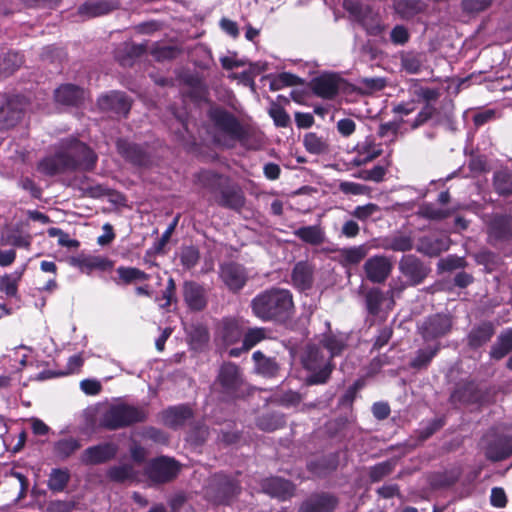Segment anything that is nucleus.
Segmentation results:
<instances>
[{"instance_id":"nucleus-45","label":"nucleus","mask_w":512,"mask_h":512,"mask_svg":"<svg viewBox=\"0 0 512 512\" xmlns=\"http://www.w3.org/2000/svg\"><path fill=\"white\" fill-rule=\"evenodd\" d=\"M318 345L328 351V357L332 361H334L335 357L340 356L347 347L345 339L331 331L322 335Z\"/></svg>"},{"instance_id":"nucleus-41","label":"nucleus","mask_w":512,"mask_h":512,"mask_svg":"<svg viewBox=\"0 0 512 512\" xmlns=\"http://www.w3.org/2000/svg\"><path fill=\"white\" fill-rule=\"evenodd\" d=\"M116 273L118 277L114 279V282L119 286H128L150 279L149 274L137 267L119 266L116 269Z\"/></svg>"},{"instance_id":"nucleus-14","label":"nucleus","mask_w":512,"mask_h":512,"mask_svg":"<svg viewBox=\"0 0 512 512\" xmlns=\"http://www.w3.org/2000/svg\"><path fill=\"white\" fill-rule=\"evenodd\" d=\"M512 241V215L493 214L487 223V242L496 247Z\"/></svg>"},{"instance_id":"nucleus-10","label":"nucleus","mask_w":512,"mask_h":512,"mask_svg":"<svg viewBox=\"0 0 512 512\" xmlns=\"http://www.w3.org/2000/svg\"><path fill=\"white\" fill-rule=\"evenodd\" d=\"M216 383L220 386V393L224 400H234L240 396L243 377L238 365L233 362H224L218 372Z\"/></svg>"},{"instance_id":"nucleus-26","label":"nucleus","mask_w":512,"mask_h":512,"mask_svg":"<svg viewBox=\"0 0 512 512\" xmlns=\"http://www.w3.org/2000/svg\"><path fill=\"white\" fill-rule=\"evenodd\" d=\"M54 99L58 104L79 107L85 100V90L75 84H61L54 91Z\"/></svg>"},{"instance_id":"nucleus-3","label":"nucleus","mask_w":512,"mask_h":512,"mask_svg":"<svg viewBox=\"0 0 512 512\" xmlns=\"http://www.w3.org/2000/svg\"><path fill=\"white\" fill-rule=\"evenodd\" d=\"M300 363L309 374L305 378L308 386L328 383L336 367L334 361L325 355L321 346L308 343L300 353Z\"/></svg>"},{"instance_id":"nucleus-59","label":"nucleus","mask_w":512,"mask_h":512,"mask_svg":"<svg viewBox=\"0 0 512 512\" xmlns=\"http://www.w3.org/2000/svg\"><path fill=\"white\" fill-rule=\"evenodd\" d=\"M395 464L386 460L375 464L369 468V479L372 483L380 482L385 477L389 476L394 470Z\"/></svg>"},{"instance_id":"nucleus-15","label":"nucleus","mask_w":512,"mask_h":512,"mask_svg":"<svg viewBox=\"0 0 512 512\" xmlns=\"http://www.w3.org/2000/svg\"><path fill=\"white\" fill-rule=\"evenodd\" d=\"M219 278L230 292L238 293L244 288L249 277L242 264L228 261L219 265Z\"/></svg>"},{"instance_id":"nucleus-11","label":"nucleus","mask_w":512,"mask_h":512,"mask_svg":"<svg viewBox=\"0 0 512 512\" xmlns=\"http://www.w3.org/2000/svg\"><path fill=\"white\" fill-rule=\"evenodd\" d=\"M399 272L405 278L403 288L422 284L431 272V268L414 254H405L398 264Z\"/></svg>"},{"instance_id":"nucleus-32","label":"nucleus","mask_w":512,"mask_h":512,"mask_svg":"<svg viewBox=\"0 0 512 512\" xmlns=\"http://www.w3.org/2000/svg\"><path fill=\"white\" fill-rule=\"evenodd\" d=\"M37 170L43 175L55 176L70 171V166L62 149H60L55 154L40 160L37 165Z\"/></svg>"},{"instance_id":"nucleus-62","label":"nucleus","mask_w":512,"mask_h":512,"mask_svg":"<svg viewBox=\"0 0 512 512\" xmlns=\"http://www.w3.org/2000/svg\"><path fill=\"white\" fill-rule=\"evenodd\" d=\"M269 115L277 127L286 128L290 125L291 119L286 110L276 102H272L269 108Z\"/></svg>"},{"instance_id":"nucleus-2","label":"nucleus","mask_w":512,"mask_h":512,"mask_svg":"<svg viewBox=\"0 0 512 512\" xmlns=\"http://www.w3.org/2000/svg\"><path fill=\"white\" fill-rule=\"evenodd\" d=\"M198 181L207 189L218 206L235 212H240L245 204L246 197L239 184L232 182L229 177L215 171L204 170L198 175Z\"/></svg>"},{"instance_id":"nucleus-7","label":"nucleus","mask_w":512,"mask_h":512,"mask_svg":"<svg viewBox=\"0 0 512 512\" xmlns=\"http://www.w3.org/2000/svg\"><path fill=\"white\" fill-rule=\"evenodd\" d=\"M239 491L237 480L224 473H215L210 477L205 493L213 504L229 505Z\"/></svg>"},{"instance_id":"nucleus-63","label":"nucleus","mask_w":512,"mask_h":512,"mask_svg":"<svg viewBox=\"0 0 512 512\" xmlns=\"http://www.w3.org/2000/svg\"><path fill=\"white\" fill-rule=\"evenodd\" d=\"M419 214L428 220H443L450 216L449 210L437 208L434 204L425 203L420 207Z\"/></svg>"},{"instance_id":"nucleus-17","label":"nucleus","mask_w":512,"mask_h":512,"mask_svg":"<svg viewBox=\"0 0 512 512\" xmlns=\"http://www.w3.org/2000/svg\"><path fill=\"white\" fill-rule=\"evenodd\" d=\"M343 8L350 16L360 23L366 30L378 32L380 30L379 16L369 5L363 2H342Z\"/></svg>"},{"instance_id":"nucleus-33","label":"nucleus","mask_w":512,"mask_h":512,"mask_svg":"<svg viewBox=\"0 0 512 512\" xmlns=\"http://www.w3.org/2000/svg\"><path fill=\"white\" fill-rule=\"evenodd\" d=\"M146 44L124 42L115 50V59L123 67H130L146 53Z\"/></svg>"},{"instance_id":"nucleus-57","label":"nucleus","mask_w":512,"mask_h":512,"mask_svg":"<svg viewBox=\"0 0 512 512\" xmlns=\"http://www.w3.org/2000/svg\"><path fill=\"white\" fill-rule=\"evenodd\" d=\"M267 329L265 327L249 328L242 336L243 349L245 352L251 350L258 343L266 339Z\"/></svg>"},{"instance_id":"nucleus-25","label":"nucleus","mask_w":512,"mask_h":512,"mask_svg":"<svg viewBox=\"0 0 512 512\" xmlns=\"http://www.w3.org/2000/svg\"><path fill=\"white\" fill-rule=\"evenodd\" d=\"M183 299L189 310L203 311L208 304L205 287L195 281H185L183 284Z\"/></svg>"},{"instance_id":"nucleus-36","label":"nucleus","mask_w":512,"mask_h":512,"mask_svg":"<svg viewBox=\"0 0 512 512\" xmlns=\"http://www.w3.org/2000/svg\"><path fill=\"white\" fill-rule=\"evenodd\" d=\"M187 341L194 351H202L210 340V333L206 325L195 322L185 327Z\"/></svg>"},{"instance_id":"nucleus-35","label":"nucleus","mask_w":512,"mask_h":512,"mask_svg":"<svg viewBox=\"0 0 512 512\" xmlns=\"http://www.w3.org/2000/svg\"><path fill=\"white\" fill-rule=\"evenodd\" d=\"M254 371L265 378H276L281 370L275 357H268L262 351L257 350L252 354Z\"/></svg>"},{"instance_id":"nucleus-58","label":"nucleus","mask_w":512,"mask_h":512,"mask_svg":"<svg viewBox=\"0 0 512 512\" xmlns=\"http://www.w3.org/2000/svg\"><path fill=\"white\" fill-rule=\"evenodd\" d=\"M303 80L295 74L282 72L272 78L269 88L271 91H278L285 87L300 85Z\"/></svg>"},{"instance_id":"nucleus-19","label":"nucleus","mask_w":512,"mask_h":512,"mask_svg":"<svg viewBox=\"0 0 512 512\" xmlns=\"http://www.w3.org/2000/svg\"><path fill=\"white\" fill-rule=\"evenodd\" d=\"M363 269L368 281L374 284H382L390 276L393 264L384 255H374L365 261Z\"/></svg>"},{"instance_id":"nucleus-28","label":"nucleus","mask_w":512,"mask_h":512,"mask_svg":"<svg viewBox=\"0 0 512 512\" xmlns=\"http://www.w3.org/2000/svg\"><path fill=\"white\" fill-rule=\"evenodd\" d=\"M315 266L308 261L297 262L291 273L292 285L299 291H307L314 284Z\"/></svg>"},{"instance_id":"nucleus-30","label":"nucleus","mask_w":512,"mask_h":512,"mask_svg":"<svg viewBox=\"0 0 512 512\" xmlns=\"http://www.w3.org/2000/svg\"><path fill=\"white\" fill-rule=\"evenodd\" d=\"M355 152L356 155L352 163L355 166H363L381 156L383 149L381 144L375 142L373 136H367L362 142L356 145Z\"/></svg>"},{"instance_id":"nucleus-21","label":"nucleus","mask_w":512,"mask_h":512,"mask_svg":"<svg viewBox=\"0 0 512 512\" xmlns=\"http://www.w3.org/2000/svg\"><path fill=\"white\" fill-rule=\"evenodd\" d=\"M119 447L114 442H104L86 448L82 455L81 461L85 465H99L113 460Z\"/></svg>"},{"instance_id":"nucleus-53","label":"nucleus","mask_w":512,"mask_h":512,"mask_svg":"<svg viewBox=\"0 0 512 512\" xmlns=\"http://www.w3.org/2000/svg\"><path fill=\"white\" fill-rule=\"evenodd\" d=\"M383 249L394 252H408L413 249V239L410 235L400 234L386 238L382 244Z\"/></svg>"},{"instance_id":"nucleus-50","label":"nucleus","mask_w":512,"mask_h":512,"mask_svg":"<svg viewBox=\"0 0 512 512\" xmlns=\"http://www.w3.org/2000/svg\"><path fill=\"white\" fill-rule=\"evenodd\" d=\"M81 447V443L78 439L73 437L62 438L56 441L53 445L54 456L64 461L72 456Z\"/></svg>"},{"instance_id":"nucleus-46","label":"nucleus","mask_w":512,"mask_h":512,"mask_svg":"<svg viewBox=\"0 0 512 512\" xmlns=\"http://www.w3.org/2000/svg\"><path fill=\"white\" fill-rule=\"evenodd\" d=\"M119 2H83L78 13L86 18L105 15L119 8Z\"/></svg>"},{"instance_id":"nucleus-6","label":"nucleus","mask_w":512,"mask_h":512,"mask_svg":"<svg viewBox=\"0 0 512 512\" xmlns=\"http://www.w3.org/2000/svg\"><path fill=\"white\" fill-rule=\"evenodd\" d=\"M61 149L70 166V172H91L95 169L98 156L92 148L77 138L62 142Z\"/></svg>"},{"instance_id":"nucleus-40","label":"nucleus","mask_w":512,"mask_h":512,"mask_svg":"<svg viewBox=\"0 0 512 512\" xmlns=\"http://www.w3.org/2000/svg\"><path fill=\"white\" fill-rule=\"evenodd\" d=\"M440 350V343H435L434 345L418 349L415 356L410 360L409 367L416 371L428 369L432 360L438 355Z\"/></svg>"},{"instance_id":"nucleus-43","label":"nucleus","mask_w":512,"mask_h":512,"mask_svg":"<svg viewBox=\"0 0 512 512\" xmlns=\"http://www.w3.org/2000/svg\"><path fill=\"white\" fill-rule=\"evenodd\" d=\"M448 246L442 238L434 236H423L419 239L416 250L429 257H437L446 251Z\"/></svg>"},{"instance_id":"nucleus-13","label":"nucleus","mask_w":512,"mask_h":512,"mask_svg":"<svg viewBox=\"0 0 512 512\" xmlns=\"http://www.w3.org/2000/svg\"><path fill=\"white\" fill-rule=\"evenodd\" d=\"M25 116V107L22 101L15 96L0 99V133L14 130Z\"/></svg>"},{"instance_id":"nucleus-18","label":"nucleus","mask_w":512,"mask_h":512,"mask_svg":"<svg viewBox=\"0 0 512 512\" xmlns=\"http://www.w3.org/2000/svg\"><path fill=\"white\" fill-rule=\"evenodd\" d=\"M484 455L491 462H500L512 456V435L494 434L487 439Z\"/></svg>"},{"instance_id":"nucleus-16","label":"nucleus","mask_w":512,"mask_h":512,"mask_svg":"<svg viewBox=\"0 0 512 512\" xmlns=\"http://www.w3.org/2000/svg\"><path fill=\"white\" fill-rule=\"evenodd\" d=\"M117 152L129 163L137 167L150 166L152 159L146 146L119 138L116 141Z\"/></svg>"},{"instance_id":"nucleus-51","label":"nucleus","mask_w":512,"mask_h":512,"mask_svg":"<svg viewBox=\"0 0 512 512\" xmlns=\"http://www.w3.org/2000/svg\"><path fill=\"white\" fill-rule=\"evenodd\" d=\"M512 351V330L501 333L490 349V357L501 360Z\"/></svg>"},{"instance_id":"nucleus-29","label":"nucleus","mask_w":512,"mask_h":512,"mask_svg":"<svg viewBox=\"0 0 512 512\" xmlns=\"http://www.w3.org/2000/svg\"><path fill=\"white\" fill-rule=\"evenodd\" d=\"M495 334V326L491 321H482L474 325L466 336L467 346L478 350L491 341Z\"/></svg>"},{"instance_id":"nucleus-22","label":"nucleus","mask_w":512,"mask_h":512,"mask_svg":"<svg viewBox=\"0 0 512 512\" xmlns=\"http://www.w3.org/2000/svg\"><path fill=\"white\" fill-rule=\"evenodd\" d=\"M338 498L328 492L312 493L299 506L298 512H334Z\"/></svg>"},{"instance_id":"nucleus-34","label":"nucleus","mask_w":512,"mask_h":512,"mask_svg":"<svg viewBox=\"0 0 512 512\" xmlns=\"http://www.w3.org/2000/svg\"><path fill=\"white\" fill-rule=\"evenodd\" d=\"M244 326L242 321L233 317L223 318L219 326V336L224 344L233 345L242 339Z\"/></svg>"},{"instance_id":"nucleus-60","label":"nucleus","mask_w":512,"mask_h":512,"mask_svg":"<svg viewBox=\"0 0 512 512\" xmlns=\"http://www.w3.org/2000/svg\"><path fill=\"white\" fill-rule=\"evenodd\" d=\"M200 260V251L196 246H184L180 252L181 265L190 270L194 268Z\"/></svg>"},{"instance_id":"nucleus-52","label":"nucleus","mask_w":512,"mask_h":512,"mask_svg":"<svg viewBox=\"0 0 512 512\" xmlns=\"http://www.w3.org/2000/svg\"><path fill=\"white\" fill-rule=\"evenodd\" d=\"M425 55L418 52H406L400 56L401 67L409 74H417L422 70Z\"/></svg>"},{"instance_id":"nucleus-47","label":"nucleus","mask_w":512,"mask_h":512,"mask_svg":"<svg viewBox=\"0 0 512 512\" xmlns=\"http://www.w3.org/2000/svg\"><path fill=\"white\" fill-rule=\"evenodd\" d=\"M492 186L494 191L501 197L512 195V171L507 168L497 170L493 173Z\"/></svg>"},{"instance_id":"nucleus-48","label":"nucleus","mask_w":512,"mask_h":512,"mask_svg":"<svg viewBox=\"0 0 512 512\" xmlns=\"http://www.w3.org/2000/svg\"><path fill=\"white\" fill-rule=\"evenodd\" d=\"M294 235L302 242L319 246L325 241V232L319 225L303 226L294 231Z\"/></svg>"},{"instance_id":"nucleus-9","label":"nucleus","mask_w":512,"mask_h":512,"mask_svg":"<svg viewBox=\"0 0 512 512\" xmlns=\"http://www.w3.org/2000/svg\"><path fill=\"white\" fill-rule=\"evenodd\" d=\"M180 470L181 465L174 458L159 456L148 462L145 474L155 484H166L176 479Z\"/></svg>"},{"instance_id":"nucleus-8","label":"nucleus","mask_w":512,"mask_h":512,"mask_svg":"<svg viewBox=\"0 0 512 512\" xmlns=\"http://www.w3.org/2000/svg\"><path fill=\"white\" fill-rule=\"evenodd\" d=\"M208 117L214 126L228 135L232 140L244 142L248 138V132L239 119L223 107H212L208 111Z\"/></svg>"},{"instance_id":"nucleus-55","label":"nucleus","mask_w":512,"mask_h":512,"mask_svg":"<svg viewBox=\"0 0 512 512\" xmlns=\"http://www.w3.org/2000/svg\"><path fill=\"white\" fill-rule=\"evenodd\" d=\"M303 145L306 151L313 155L324 154L329 149V145L326 140L314 132H309L304 135Z\"/></svg>"},{"instance_id":"nucleus-12","label":"nucleus","mask_w":512,"mask_h":512,"mask_svg":"<svg viewBox=\"0 0 512 512\" xmlns=\"http://www.w3.org/2000/svg\"><path fill=\"white\" fill-rule=\"evenodd\" d=\"M453 328L452 316L435 313L427 316L418 327L419 334L425 342L434 341L447 336Z\"/></svg>"},{"instance_id":"nucleus-39","label":"nucleus","mask_w":512,"mask_h":512,"mask_svg":"<svg viewBox=\"0 0 512 512\" xmlns=\"http://www.w3.org/2000/svg\"><path fill=\"white\" fill-rule=\"evenodd\" d=\"M361 293L368 315L373 317L378 316L383 303L386 301V293L379 287L367 288Z\"/></svg>"},{"instance_id":"nucleus-1","label":"nucleus","mask_w":512,"mask_h":512,"mask_svg":"<svg viewBox=\"0 0 512 512\" xmlns=\"http://www.w3.org/2000/svg\"><path fill=\"white\" fill-rule=\"evenodd\" d=\"M253 315L263 322L286 323L295 312L290 290L271 287L258 293L250 304Z\"/></svg>"},{"instance_id":"nucleus-37","label":"nucleus","mask_w":512,"mask_h":512,"mask_svg":"<svg viewBox=\"0 0 512 512\" xmlns=\"http://www.w3.org/2000/svg\"><path fill=\"white\" fill-rule=\"evenodd\" d=\"M339 460H340V453L339 452H333L326 455H323L322 457L310 461L307 464V468L310 472L318 475L323 476L330 472L335 471L339 466Z\"/></svg>"},{"instance_id":"nucleus-27","label":"nucleus","mask_w":512,"mask_h":512,"mask_svg":"<svg viewBox=\"0 0 512 512\" xmlns=\"http://www.w3.org/2000/svg\"><path fill=\"white\" fill-rule=\"evenodd\" d=\"M393 8L395 13L406 21L425 23L428 16L426 2H393Z\"/></svg>"},{"instance_id":"nucleus-49","label":"nucleus","mask_w":512,"mask_h":512,"mask_svg":"<svg viewBox=\"0 0 512 512\" xmlns=\"http://www.w3.org/2000/svg\"><path fill=\"white\" fill-rule=\"evenodd\" d=\"M257 427L265 432H273L286 425L285 416L279 412H268L259 416L256 420Z\"/></svg>"},{"instance_id":"nucleus-31","label":"nucleus","mask_w":512,"mask_h":512,"mask_svg":"<svg viewBox=\"0 0 512 512\" xmlns=\"http://www.w3.org/2000/svg\"><path fill=\"white\" fill-rule=\"evenodd\" d=\"M262 487L265 493L282 501L290 499L295 493V485L281 477L266 479Z\"/></svg>"},{"instance_id":"nucleus-44","label":"nucleus","mask_w":512,"mask_h":512,"mask_svg":"<svg viewBox=\"0 0 512 512\" xmlns=\"http://www.w3.org/2000/svg\"><path fill=\"white\" fill-rule=\"evenodd\" d=\"M32 239L33 238L29 233H24L22 231L20 225H15L3 234L1 241L6 245L29 250L32 244Z\"/></svg>"},{"instance_id":"nucleus-42","label":"nucleus","mask_w":512,"mask_h":512,"mask_svg":"<svg viewBox=\"0 0 512 512\" xmlns=\"http://www.w3.org/2000/svg\"><path fill=\"white\" fill-rule=\"evenodd\" d=\"M368 252L369 248L366 244L340 249L339 262L343 267L356 266L366 258Z\"/></svg>"},{"instance_id":"nucleus-4","label":"nucleus","mask_w":512,"mask_h":512,"mask_svg":"<svg viewBox=\"0 0 512 512\" xmlns=\"http://www.w3.org/2000/svg\"><path fill=\"white\" fill-rule=\"evenodd\" d=\"M149 416L147 405H132L119 402L109 405L101 414L99 426L108 431L144 423Z\"/></svg>"},{"instance_id":"nucleus-56","label":"nucleus","mask_w":512,"mask_h":512,"mask_svg":"<svg viewBox=\"0 0 512 512\" xmlns=\"http://www.w3.org/2000/svg\"><path fill=\"white\" fill-rule=\"evenodd\" d=\"M106 476L112 482L124 483L135 478V471L130 464L115 465L107 470Z\"/></svg>"},{"instance_id":"nucleus-61","label":"nucleus","mask_w":512,"mask_h":512,"mask_svg":"<svg viewBox=\"0 0 512 512\" xmlns=\"http://www.w3.org/2000/svg\"><path fill=\"white\" fill-rule=\"evenodd\" d=\"M156 301H163L159 304L162 309H168L172 304L177 302L176 283L174 278H168L166 287L161 293V297L156 298Z\"/></svg>"},{"instance_id":"nucleus-5","label":"nucleus","mask_w":512,"mask_h":512,"mask_svg":"<svg viewBox=\"0 0 512 512\" xmlns=\"http://www.w3.org/2000/svg\"><path fill=\"white\" fill-rule=\"evenodd\" d=\"M495 402V392L491 387L482 389L473 379L458 381L449 396V403L453 407L460 405H489Z\"/></svg>"},{"instance_id":"nucleus-38","label":"nucleus","mask_w":512,"mask_h":512,"mask_svg":"<svg viewBox=\"0 0 512 512\" xmlns=\"http://www.w3.org/2000/svg\"><path fill=\"white\" fill-rule=\"evenodd\" d=\"M75 262L79 269L86 274H91L94 270L110 271L114 267V262L103 256H85L75 259Z\"/></svg>"},{"instance_id":"nucleus-54","label":"nucleus","mask_w":512,"mask_h":512,"mask_svg":"<svg viewBox=\"0 0 512 512\" xmlns=\"http://www.w3.org/2000/svg\"><path fill=\"white\" fill-rule=\"evenodd\" d=\"M70 481V472L67 468H54L48 479V488L52 492H62Z\"/></svg>"},{"instance_id":"nucleus-20","label":"nucleus","mask_w":512,"mask_h":512,"mask_svg":"<svg viewBox=\"0 0 512 512\" xmlns=\"http://www.w3.org/2000/svg\"><path fill=\"white\" fill-rule=\"evenodd\" d=\"M132 101L123 91H110L97 99L101 111L112 112L126 117L131 109Z\"/></svg>"},{"instance_id":"nucleus-23","label":"nucleus","mask_w":512,"mask_h":512,"mask_svg":"<svg viewBox=\"0 0 512 512\" xmlns=\"http://www.w3.org/2000/svg\"><path fill=\"white\" fill-rule=\"evenodd\" d=\"M341 81V77L336 73H324L314 77L310 81V88L316 96L332 100L339 92V84Z\"/></svg>"},{"instance_id":"nucleus-64","label":"nucleus","mask_w":512,"mask_h":512,"mask_svg":"<svg viewBox=\"0 0 512 512\" xmlns=\"http://www.w3.org/2000/svg\"><path fill=\"white\" fill-rule=\"evenodd\" d=\"M437 113V109L431 103H425L423 108L418 112L415 119L410 124L412 130L418 129L419 127L425 125L429 120H431Z\"/></svg>"},{"instance_id":"nucleus-24","label":"nucleus","mask_w":512,"mask_h":512,"mask_svg":"<svg viewBox=\"0 0 512 512\" xmlns=\"http://www.w3.org/2000/svg\"><path fill=\"white\" fill-rule=\"evenodd\" d=\"M194 418V411L188 404L170 406L161 412L162 423L173 430L183 427Z\"/></svg>"}]
</instances>
